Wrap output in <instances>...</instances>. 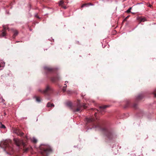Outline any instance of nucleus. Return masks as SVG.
I'll list each match as a JSON object with an SVG mask.
<instances>
[{
    "label": "nucleus",
    "instance_id": "18",
    "mask_svg": "<svg viewBox=\"0 0 156 156\" xmlns=\"http://www.w3.org/2000/svg\"><path fill=\"white\" fill-rule=\"evenodd\" d=\"M31 140H32V142L34 143H36L37 142V139L34 137H33L31 139Z\"/></svg>",
    "mask_w": 156,
    "mask_h": 156
},
{
    "label": "nucleus",
    "instance_id": "17",
    "mask_svg": "<svg viewBox=\"0 0 156 156\" xmlns=\"http://www.w3.org/2000/svg\"><path fill=\"white\" fill-rule=\"evenodd\" d=\"M18 32L16 30H15L14 31V34L13 35V37L14 38H15L18 35Z\"/></svg>",
    "mask_w": 156,
    "mask_h": 156
},
{
    "label": "nucleus",
    "instance_id": "7",
    "mask_svg": "<svg viewBox=\"0 0 156 156\" xmlns=\"http://www.w3.org/2000/svg\"><path fill=\"white\" fill-rule=\"evenodd\" d=\"M13 132L14 133L20 136H23V135L24 134V133L20 130L16 128H14L13 129Z\"/></svg>",
    "mask_w": 156,
    "mask_h": 156
},
{
    "label": "nucleus",
    "instance_id": "21",
    "mask_svg": "<svg viewBox=\"0 0 156 156\" xmlns=\"http://www.w3.org/2000/svg\"><path fill=\"white\" fill-rule=\"evenodd\" d=\"M63 3H64L63 1L62 0H61L60 1V2H59V6H62V5H63Z\"/></svg>",
    "mask_w": 156,
    "mask_h": 156
},
{
    "label": "nucleus",
    "instance_id": "32",
    "mask_svg": "<svg viewBox=\"0 0 156 156\" xmlns=\"http://www.w3.org/2000/svg\"><path fill=\"white\" fill-rule=\"evenodd\" d=\"M36 17L37 18H39V17L38 16H36Z\"/></svg>",
    "mask_w": 156,
    "mask_h": 156
},
{
    "label": "nucleus",
    "instance_id": "23",
    "mask_svg": "<svg viewBox=\"0 0 156 156\" xmlns=\"http://www.w3.org/2000/svg\"><path fill=\"white\" fill-rule=\"evenodd\" d=\"M66 85L65 86L63 87L62 90L63 92H65L66 91Z\"/></svg>",
    "mask_w": 156,
    "mask_h": 156
},
{
    "label": "nucleus",
    "instance_id": "1",
    "mask_svg": "<svg viewBox=\"0 0 156 156\" xmlns=\"http://www.w3.org/2000/svg\"><path fill=\"white\" fill-rule=\"evenodd\" d=\"M86 121L87 124L91 123L93 127L97 128L101 130L108 139L110 140L116 138L117 135L115 133L107 129L99 122L96 121L93 118H87Z\"/></svg>",
    "mask_w": 156,
    "mask_h": 156
},
{
    "label": "nucleus",
    "instance_id": "20",
    "mask_svg": "<svg viewBox=\"0 0 156 156\" xmlns=\"http://www.w3.org/2000/svg\"><path fill=\"white\" fill-rule=\"evenodd\" d=\"M132 9V7L129 8L126 11V12L128 13L131 12V10Z\"/></svg>",
    "mask_w": 156,
    "mask_h": 156
},
{
    "label": "nucleus",
    "instance_id": "35",
    "mask_svg": "<svg viewBox=\"0 0 156 156\" xmlns=\"http://www.w3.org/2000/svg\"><path fill=\"white\" fill-rule=\"evenodd\" d=\"M129 105V104L128 103V104L127 105Z\"/></svg>",
    "mask_w": 156,
    "mask_h": 156
},
{
    "label": "nucleus",
    "instance_id": "15",
    "mask_svg": "<svg viewBox=\"0 0 156 156\" xmlns=\"http://www.w3.org/2000/svg\"><path fill=\"white\" fill-rule=\"evenodd\" d=\"M54 104L53 103L51 104L50 102H48L47 104V107H54Z\"/></svg>",
    "mask_w": 156,
    "mask_h": 156
},
{
    "label": "nucleus",
    "instance_id": "4",
    "mask_svg": "<svg viewBox=\"0 0 156 156\" xmlns=\"http://www.w3.org/2000/svg\"><path fill=\"white\" fill-rule=\"evenodd\" d=\"M12 143V141L11 140H6L1 142L0 145L1 147L5 148L6 151H12L13 149L12 147L10 146V144Z\"/></svg>",
    "mask_w": 156,
    "mask_h": 156
},
{
    "label": "nucleus",
    "instance_id": "22",
    "mask_svg": "<svg viewBox=\"0 0 156 156\" xmlns=\"http://www.w3.org/2000/svg\"><path fill=\"white\" fill-rule=\"evenodd\" d=\"M133 107L134 108L136 109L137 108V104L136 103H134L133 105Z\"/></svg>",
    "mask_w": 156,
    "mask_h": 156
},
{
    "label": "nucleus",
    "instance_id": "14",
    "mask_svg": "<svg viewBox=\"0 0 156 156\" xmlns=\"http://www.w3.org/2000/svg\"><path fill=\"white\" fill-rule=\"evenodd\" d=\"M33 98L34 99H36V101L38 102H41V98L40 97L35 96Z\"/></svg>",
    "mask_w": 156,
    "mask_h": 156
},
{
    "label": "nucleus",
    "instance_id": "12",
    "mask_svg": "<svg viewBox=\"0 0 156 156\" xmlns=\"http://www.w3.org/2000/svg\"><path fill=\"white\" fill-rule=\"evenodd\" d=\"M144 97V95L143 94H140L137 95L136 97V100L137 101L140 100Z\"/></svg>",
    "mask_w": 156,
    "mask_h": 156
},
{
    "label": "nucleus",
    "instance_id": "34",
    "mask_svg": "<svg viewBox=\"0 0 156 156\" xmlns=\"http://www.w3.org/2000/svg\"><path fill=\"white\" fill-rule=\"evenodd\" d=\"M65 83H68V81H66L65 82Z\"/></svg>",
    "mask_w": 156,
    "mask_h": 156
},
{
    "label": "nucleus",
    "instance_id": "28",
    "mask_svg": "<svg viewBox=\"0 0 156 156\" xmlns=\"http://www.w3.org/2000/svg\"><path fill=\"white\" fill-rule=\"evenodd\" d=\"M68 94H70L71 93V91L69 90H68L67 91Z\"/></svg>",
    "mask_w": 156,
    "mask_h": 156
},
{
    "label": "nucleus",
    "instance_id": "24",
    "mask_svg": "<svg viewBox=\"0 0 156 156\" xmlns=\"http://www.w3.org/2000/svg\"><path fill=\"white\" fill-rule=\"evenodd\" d=\"M23 140L25 141H26L27 140V138L26 136H25V137H24Z\"/></svg>",
    "mask_w": 156,
    "mask_h": 156
},
{
    "label": "nucleus",
    "instance_id": "6",
    "mask_svg": "<svg viewBox=\"0 0 156 156\" xmlns=\"http://www.w3.org/2000/svg\"><path fill=\"white\" fill-rule=\"evenodd\" d=\"M38 91L45 95H48L52 92V90L51 87L48 85L46 87L45 89L43 90L41 89H39Z\"/></svg>",
    "mask_w": 156,
    "mask_h": 156
},
{
    "label": "nucleus",
    "instance_id": "3",
    "mask_svg": "<svg viewBox=\"0 0 156 156\" xmlns=\"http://www.w3.org/2000/svg\"><path fill=\"white\" fill-rule=\"evenodd\" d=\"M40 152L42 156H49L52 152V148L48 145H41L39 147Z\"/></svg>",
    "mask_w": 156,
    "mask_h": 156
},
{
    "label": "nucleus",
    "instance_id": "31",
    "mask_svg": "<svg viewBox=\"0 0 156 156\" xmlns=\"http://www.w3.org/2000/svg\"><path fill=\"white\" fill-rule=\"evenodd\" d=\"M127 20V19H126V18H125L124 20V21H126Z\"/></svg>",
    "mask_w": 156,
    "mask_h": 156
},
{
    "label": "nucleus",
    "instance_id": "33",
    "mask_svg": "<svg viewBox=\"0 0 156 156\" xmlns=\"http://www.w3.org/2000/svg\"><path fill=\"white\" fill-rule=\"evenodd\" d=\"M65 83H68V81H66L65 82Z\"/></svg>",
    "mask_w": 156,
    "mask_h": 156
},
{
    "label": "nucleus",
    "instance_id": "29",
    "mask_svg": "<svg viewBox=\"0 0 156 156\" xmlns=\"http://www.w3.org/2000/svg\"><path fill=\"white\" fill-rule=\"evenodd\" d=\"M129 16H130V15H128V16H127L126 17V19H128V18H129Z\"/></svg>",
    "mask_w": 156,
    "mask_h": 156
},
{
    "label": "nucleus",
    "instance_id": "9",
    "mask_svg": "<svg viewBox=\"0 0 156 156\" xmlns=\"http://www.w3.org/2000/svg\"><path fill=\"white\" fill-rule=\"evenodd\" d=\"M44 69L45 70V71L48 73H53L55 70L54 69L48 67H45Z\"/></svg>",
    "mask_w": 156,
    "mask_h": 156
},
{
    "label": "nucleus",
    "instance_id": "25",
    "mask_svg": "<svg viewBox=\"0 0 156 156\" xmlns=\"http://www.w3.org/2000/svg\"><path fill=\"white\" fill-rule=\"evenodd\" d=\"M1 128H5V125H2L1 126Z\"/></svg>",
    "mask_w": 156,
    "mask_h": 156
},
{
    "label": "nucleus",
    "instance_id": "16",
    "mask_svg": "<svg viewBox=\"0 0 156 156\" xmlns=\"http://www.w3.org/2000/svg\"><path fill=\"white\" fill-rule=\"evenodd\" d=\"M90 5H92V4L90 3L84 4L82 5L81 6V8H83L84 6H87Z\"/></svg>",
    "mask_w": 156,
    "mask_h": 156
},
{
    "label": "nucleus",
    "instance_id": "27",
    "mask_svg": "<svg viewBox=\"0 0 156 156\" xmlns=\"http://www.w3.org/2000/svg\"><path fill=\"white\" fill-rule=\"evenodd\" d=\"M62 8H64L65 9H66V6H64L63 5H62Z\"/></svg>",
    "mask_w": 156,
    "mask_h": 156
},
{
    "label": "nucleus",
    "instance_id": "19",
    "mask_svg": "<svg viewBox=\"0 0 156 156\" xmlns=\"http://www.w3.org/2000/svg\"><path fill=\"white\" fill-rule=\"evenodd\" d=\"M93 109V110H94V112H95V113H94V115H95V116L96 117V116L97 115V112H98V110H97V109H95V108H92Z\"/></svg>",
    "mask_w": 156,
    "mask_h": 156
},
{
    "label": "nucleus",
    "instance_id": "5",
    "mask_svg": "<svg viewBox=\"0 0 156 156\" xmlns=\"http://www.w3.org/2000/svg\"><path fill=\"white\" fill-rule=\"evenodd\" d=\"M13 141L17 146L19 147L21 145L23 146V150L25 151H27L29 150V148L25 147L26 144L23 142V140H20L18 138H14L13 139Z\"/></svg>",
    "mask_w": 156,
    "mask_h": 156
},
{
    "label": "nucleus",
    "instance_id": "10",
    "mask_svg": "<svg viewBox=\"0 0 156 156\" xmlns=\"http://www.w3.org/2000/svg\"><path fill=\"white\" fill-rule=\"evenodd\" d=\"M109 107V106L108 105H105L100 106L99 108L100 109V110L99 112L101 113V114H102V112L103 111H104V110Z\"/></svg>",
    "mask_w": 156,
    "mask_h": 156
},
{
    "label": "nucleus",
    "instance_id": "26",
    "mask_svg": "<svg viewBox=\"0 0 156 156\" xmlns=\"http://www.w3.org/2000/svg\"><path fill=\"white\" fill-rule=\"evenodd\" d=\"M155 96L156 97V90H155L154 92L153 93Z\"/></svg>",
    "mask_w": 156,
    "mask_h": 156
},
{
    "label": "nucleus",
    "instance_id": "8",
    "mask_svg": "<svg viewBox=\"0 0 156 156\" xmlns=\"http://www.w3.org/2000/svg\"><path fill=\"white\" fill-rule=\"evenodd\" d=\"M60 77L57 75L55 76L52 77L51 78V80L53 82H55L60 80Z\"/></svg>",
    "mask_w": 156,
    "mask_h": 156
},
{
    "label": "nucleus",
    "instance_id": "11",
    "mask_svg": "<svg viewBox=\"0 0 156 156\" xmlns=\"http://www.w3.org/2000/svg\"><path fill=\"white\" fill-rule=\"evenodd\" d=\"M137 20L140 23L144 22L147 21L146 18L144 17H138L137 18Z\"/></svg>",
    "mask_w": 156,
    "mask_h": 156
},
{
    "label": "nucleus",
    "instance_id": "13",
    "mask_svg": "<svg viewBox=\"0 0 156 156\" xmlns=\"http://www.w3.org/2000/svg\"><path fill=\"white\" fill-rule=\"evenodd\" d=\"M3 31L1 34V36L2 37H4L6 35V30L8 29V28L5 27V26H3Z\"/></svg>",
    "mask_w": 156,
    "mask_h": 156
},
{
    "label": "nucleus",
    "instance_id": "2",
    "mask_svg": "<svg viewBox=\"0 0 156 156\" xmlns=\"http://www.w3.org/2000/svg\"><path fill=\"white\" fill-rule=\"evenodd\" d=\"M67 105L74 112H79L82 111L83 109L87 108V106L85 105H82L80 103V101L78 100L77 101V104L75 105H73L72 103L71 102H68L67 103Z\"/></svg>",
    "mask_w": 156,
    "mask_h": 156
},
{
    "label": "nucleus",
    "instance_id": "30",
    "mask_svg": "<svg viewBox=\"0 0 156 156\" xmlns=\"http://www.w3.org/2000/svg\"><path fill=\"white\" fill-rule=\"evenodd\" d=\"M148 6L150 7H152V5L150 4Z\"/></svg>",
    "mask_w": 156,
    "mask_h": 156
}]
</instances>
